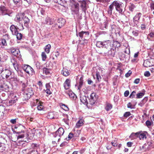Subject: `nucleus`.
I'll list each match as a JSON object with an SVG mask.
<instances>
[{
    "label": "nucleus",
    "instance_id": "nucleus-1",
    "mask_svg": "<svg viewBox=\"0 0 154 154\" xmlns=\"http://www.w3.org/2000/svg\"><path fill=\"white\" fill-rule=\"evenodd\" d=\"M14 20L15 21L17 22L23 20L24 26L26 27H28L30 20L28 17L25 15L24 13H19L18 14L16 15Z\"/></svg>",
    "mask_w": 154,
    "mask_h": 154
},
{
    "label": "nucleus",
    "instance_id": "nucleus-2",
    "mask_svg": "<svg viewBox=\"0 0 154 154\" xmlns=\"http://www.w3.org/2000/svg\"><path fill=\"white\" fill-rule=\"evenodd\" d=\"M14 129L13 131L17 134L19 135L17 137V139L20 138H22L24 137V134H21V133H24L25 132V128L21 125H20L18 126H15L14 127Z\"/></svg>",
    "mask_w": 154,
    "mask_h": 154
},
{
    "label": "nucleus",
    "instance_id": "nucleus-3",
    "mask_svg": "<svg viewBox=\"0 0 154 154\" xmlns=\"http://www.w3.org/2000/svg\"><path fill=\"white\" fill-rule=\"evenodd\" d=\"M113 5H114L116 11L119 13L122 14L125 11L124 5L122 2L118 1H115L113 2Z\"/></svg>",
    "mask_w": 154,
    "mask_h": 154
},
{
    "label": "nucleus",
    "instance_id": "nucleus-4",
    "mask_svg": "<svg viewBox=\"0 0 154 154\" xmlns=\"http://www.w3.org/2000/svg\"><path fill=\"white\" fill-rule=\"evenodd\" d=\"M111 41L109 40L102 42L98 41L96 43V46L98 48L102 47L104 48L110 49L111 47Z\"/></svg>",
    "mask_w": 154,
    "mask_h": 154
},
{
    "label": "nucleus",
    "instance_id": "nucleus-5",
    "mask_svg": "<svg viewBox=\"0 0 154 154\" xmlns=\"http://www.w3.org/2000/svg\"><path fill=\"white\" fill-rule=\"evenodd\" d=\"M12 13L13 11L11 10L7 9L5 6L1 5L0 6V15H8L10 17H12Z\"/></svg>",
    "mask_w": 154,
    "mask_h": 154
},
{
    "label": "nucleus",
    "instance_id": "nucleus-6",
    "mask_svg": "<svg viewBox=\"0 0 154 154\" xmlns=\"http://www.w3.org/2000/svg\"><path fill=\"white\" fill-rule=\"evenodd\" d=\"M22 68L25 72L29 74L32 75L34 73V71L33 68L28 65H23Z\"/></svg>",
    "mask_w": 154,
    "mask_h": 154
},
{
    "label": "nucleus",
    "instance_id": "nucleus-7",
    "mask_svg": "<svg viewBox=\"0 0 154 154\" xmlns=\"http://www.w3.org/2000/svg\"><path fill=\"white\" fill-rule=\"evenodd\" d=\"M57 23L55 24L54 26H53L54 27H55L56 29L60 28L65 24V20L62 18H60L58 19L57 21Z\"/></svg>",
    "mask_w": 154,
    "mask_h": 154
},
{
    "label": "nucleus",
    "instance_id": "nucleus-8",
    "mask_svg": "<svg viewBox=\"0 0 154 154\" xmlns=\"http://www.w3.org/2000/svg\"><path fill=\"white\" fill-rule=\"evenodd\" d=\"M64 132L63 129L62 128H60L53 135L54 137H57L58 141L60 139V137L63 135Z\"/></svg>",
    "mask_w": 154,
    "mask_h": 154
},
{
    "label": "nucleus",
    "instance_id": "nucleus-9",
    "mask_svg": "<svg viewBox=\"0 0 154 154\" xmlns=\"http://www.w3.org/2000/svg\"><path fill=\"white\" fill-rule=\"evenodd\" d=\"M5 139L1 137H0V152H3L5 149Z\"/></svg>",
    "mask_w": 154,
    "mask_h": 154
},
{
    "label": "nucleus",
    "instance_id": "nucleus-10",
    "mask_svg": "<svg viewBox=\"0 0 154 154\" xmlns=\"http://www.w3.org/2000/svg\"><path fill=\"white\" fill-rule=\"evenodd\" d=\"M9 51L13 55L17 57H21L20 51L18 49L12 47L9 49Z\"/></svg>",
    "mask_w": 154,
    "mask_h": 154
},
{
    "label": "nucleus",
    "instance_id": "nucleus-11",
    "mask_svg": "<svg viewBox=\"0 0 154 154\" xmlns=\"http://www.w3.org/2000/svg\"><path fill=\"white\" fill-rule=\"evenodd\" d=\"M16 100H12L9 101V105H7L6 107L4 105H1L2 106H5L6 108V112L4 114V115L6 113L8 112H9L11 111L12 110V109L10 108V106H11L14 103H15Z\"/></svg>",
    "mask_w": 154,
    "mask_h": 154
},
{
    "label": "nucleus",
    "instance_id": "nucleus-12",
    "mask_svg": "<svg viewBox=\"0 0 154 154\" xmlns=\"http://www.w3.org/2000/svg\"><path fill=\"white\" fill-rule=\"evenodd\" d=\"M2 75L4 76H5L6 79L9 78L11 74V72L8 69L4 70L2 69Z\"/></svg>",
    "mask_w": 154,
    "mask_h": 154
},
{
    "label": "nucleus",
    "instance_id": "nucleus-13",
    "mask_svg": "<svg viewBox=\"0 0 154 154\" xmlns=\"http://www.w3.org/2000/svg\"><path fill=\"white\" fill-rule=\"evenodd\" d=\"M71 80L69 79H67L64 82L63 85L64 88L65 90H67L71 86Z\"/></svg>",
    "mask_w": 154,
    "mask_h": 154
},
{
    "label": "nucleus",
    "instance_id": "nucleus-14",
    "mask_svg": "<svg viewBox=\"0 0 154 154\" xmlns=\"http://www.w3.org/2000/svg\"><path fill=\"white\" fill-rule=\"evenodd\" d=\"M9 86L5 83L0 85V91H9Z\"/></svg>",
    "mask_w": 154,
    "mask_h": 154
},
{
    "label": "nucleus",
    "instance_id": "nucleus-15",
    "mask_svg": "<svg viewBox=\"0 0 154 154\" xmlns=\"http://www.w3.org/2000/svg\"><path fill=\"white\" fill-rule=\"evenodd\" d=\"M6 111L5 107L0 105V119L3 118L4 116V114Z\"/></svg>",
    "mask_w": 154,
    "mask_h": 154
},
{
    "label": "nucleus",
    "instance_id": "nucleus-16",
    "mask_svg": "<svg viewBox=\"0 0 154 154\" xmlns=\"http://www.w3.org/2000/svg\"><path fill=\"white\" fill-rule=\"evenodd\" d=\"M10 29L12 32L13 35H14L16 34L17 32H18V28L16 26L12 24L10 27Z\"/></svg>",
    "mask_w": 154,
    "mask_h": 154
},
{
    "label": "nucleus",
    "instance_id": "nucleus-17",
    "mask_svg": "<svg viewBox=\"0 0 154 154\" xmlns=\"http://www.w3.org/2000/svg\"><path fill=\"white\" fill-rule=\"evenodd\" d=\"M88 97H87L82 95L80 97V100L85 105H87L88 104L87 99Z\"/></svg>",
    "mask_w": 154,
    "mask_h": 154
},
{
    "label": "nucleus",
    "instance_id": "nucleus-18",
    "mask_svg": "<svg viewBox=\"0 0 154 154\" xmlns=\"http://www.w3.org/2000/svg\"><path fill=\"white\" fill-rule=\"evenodd\" d=\"M83 78L82 77L80 79L79 83H76L75 85V86H77L78 90L79 91H80L83 85Z\"/></svg>",
    "mask_w": 154,
    "mask_h": 154
},
{
    "label": "nucleus",
    "instance_id": "nucleus-19",
    "mask_svg": "<svg viewBox=\"0 0 154 154\" xmlns=\"http://www.w3.org/2000/svg\"><path fill=\"white\" fill-rule=\"evenodd\" d=\"M105 54L107 55V56H111L112 57H113L115 53V51L112 48H110V49L109 50L108 53L106 52Z\"/></svg>",
    "mask_w": 154,
    "mask_h": 154
},
{
    "label": "nucleus",
    "instance_id": "nucleus-20",
    "mask_svg": "<svg viewBox=\"0 0 154 154\" xmlns=\"http://www.w3.org/2000/svg\"><path fill=\"white\" fill-rule=\"evenodd\" d=\"M102 71L100 68H98L96 72V75L97 80L98 81H100L101 79V77L100 75V72Z\"/></svg>",
    "mask_w": 154,
    "mask_h": 154
},
{
    "label": "nucleus",
    "instance_id": "nucleus-21",
    "mask_svg": "<svg viewBox=\"0 0 154 154\" xmlns=\"http://www.w3.org/2000/svg\"><path fill=\"white\" fill-rule=\"evenodd\" d=\"M72 14L74 15V17H78L79 15V9L71 8Z\"/></svg>",
    "mask_w": 154,
    "mask_h": 154
},
{
    "label": "nucleus",
    "instance_id": "nucleus-22",
    "mask_svg": "<svg viewBox=\"0 0 154 154\" xmlns=\"http://www.w3.org/2000/svg\"><path fill=\"white\" fill-rule=\"evenodd\" d=\"M54 2L60 4L64 7H65L66 2L65 0H54Z\"/></svg>",
    "mask_w": 154,
    "mask_h": 154
},
{
    "label": "nucleus",
    "instance_id": "nucleus-23",
    "mask_svg": "<svg viewBox=\"0 0 154 154\" xmlns=\"http://www.w3.org/2000/svg\"><path fill=\"white\" fill-rule=\"evenodd\" d=\"M26 93H27L31 96L34 94L32 88L31 87L27 88L24 91Z\"/></svg>",
    "mask_w": 154,
    "mask_h": 154
},
{
    "label": "nucleus",
    "instance_id": "nucleus-24",
    "mask_svg": "<svg viewBox=\"0 0 154 154\" xmlns=\"http://www.w3.org/2000/svg\"><path fill=\"white\" fill-rule=\"evenodd\" d=\"M36 102L37 103L38 102H39L38 105V106L37 107V108L38 110L41 111L43 110L44 109V106L42 103H41L40 102H39V101L38 99H36Z\"/></svg>",
    "mask_w": 154,
    "mask_h": 154
},
{
    "label": "nucleus",
    "instance_id": "nucleus-25",
    "mask_svg": "<svg viewBox=\"0 0 154 154\" xmlns=\"http://www.w3.org/2000/svg\"><path fill=\"white\" fill-rule=\"evenodd\" d=\"M20 82V83L21 84V90L23 91H24L26 90V88L27 87V82H23L22 81H21Z\"/></svg>",
    "mask_w": 154,
    "mask_h": 154
},
{
    "label": "nucleus",
    "instance_id": "nucleus-26",
    "mask_svg": "<svg viewBox=\"0 0 154 154\" xmlns=\"http://www.w3.org/2000/svg\"><path fill=\"white\" fill-rule=\"evenodd\" d=\"M47 24L48 25H52L54 22V19L51 18L50 17H47L45 20Z\"/></svg>",
    "mask_w": 154,
    "mask_h": 154
},
{
    "label": "nucleus",
    "instance_id": "nucleus-27",
    "mask_svg": "<svg viewBox=\"0 0 154 154\" xmlns=\"http://www.w3.org/2000/svg\"><path fill=\"white\" fill-rule=\"evenodd\" d=\"M84 121L82 119H80L76 123L75 127L77 128H79L82 126L84 124Z\"/></svg>",
    "mask_w": 154,
    "mask_h": 154
},
{
    "label": "nucleus",
    "instance_id": "nucleus-28",
    "mask_svg": "<svg viewBox=\"0 0 154 154\" xmlns=\"http://www.w3.org/2000/svg\"><path fill=\"white\" fill-rule=\"evenodd\" d=\"M143 65L145 67H148L152 66V64L149 60H146L144 61Z\"/></svg>",
    "mask_w": 154,
    "mask_h": 154
},
{
    "label": "nucleus",
    "instance_id": "nucleus-29",
    "mask_svg": "<svg viewBox=\"0 0 154 154\" xmlns=\"http://www.w3.org/2000/svg\"><path fill=\"white\" fill-rule=\"evenodd\" d=\"M62 73L65 76H67L70 74L69 70L66 68H63L62 71Z\"/></svg>",
    "mask_w": 154,
    "mask_h": 154
},
{
    "label": "nucleus",
    "instance_id": "nucleus-30",
    "mask_svg": "<svg viewBox=\"0 0 154 154\" xmlns=\"http://www.w3.org/2000/svg\"><path fill=\"white\" fill-rule=\"evenodd\" d=\"M141 15V14L140 13H138L136 14L133 18L134 21V23L135 22H138L140 19Z\"/></svg>",
    "mask_w": 154,
    "mask_h": 154
},
{
    "label": "nucleus",
    "instance_id": "nucleus-31",
    "mask_svg": "<svg viewBox=\"0 0 154 154\" xmlns=\"http://www.w3.org/2000/svg\"><path fill=\"white\" fill-rule=\"evenodd\" d=\"M149 149L146 144L145 143L142 147H140V150L146 151Z\"/></svg>",
    "mask_w": 154,
    "mask_h": 154
},
{
    "label": "nucleus",
    "instance_id": "nucleus-32",
    "mask_svg": "<svg viewBox=\"0 0 154 154\" xmlns=\"http://www.w3.org/2000/svg\"><path fill=\"white\" fill-rule=\"evenodd\" d=\"M79 36L81 39H82L84 37V34H85L86 35H88L89 34V33L88 32L85 31H82L79 33Z\"/></svg>",
    "mask_w": 154,
    "mask_h": 154
},
{
    "label": "nucleus",
    "instance_id": "nucleus-33",
    "mask_svg": "<svg viewBox=\"0 0 154 154\" xmlns=\"http://www.w3.org/2000/svg\"><path fill=\"white\" fill-rule=\"evenodd\" d=\"M139 134V132H138L136 133H132L129 136V137L131 139H135L138 137Z\"/></svg>",
    "mask_w": 154,
    "mask_h": 154
},
{
    "label": "nucleus",
    "instance_id": "nucleus-34",
    "mask_svg": "<svg viewBox=\"0 0 154 154\" xmlns=\"http://www.w3.org/2000/svg\"><path fill=\"white\" fill-rule=\"evenodd\" d=\"M98 98V96L95 93H92L91 95L90 98L93 99V100L96 101Z\"/></svg>",
    "mask_w": 154,
    "mask_h": 154
},
{
    "label": "nucleus",
    "instance_id": "nucleus-35",
    "mask_svg": "<svg viewBox=\"0 0 154 154\" xmlns=\"http://www.w3.org/2000/svg\"><path fill=\"white\" fill-rule=\"evenodd\" d=\"M112 107V104L109 103H107L106 105L105 109L106 111H108L110 110Z\"/></svg>",
    "mask_w": 154,
    "mask_h": 154
},
{
    "label": "nucleus",
    "instance_id": "nucleus-36",
    "mask_svg": "<svg viewBox=\"0 0 154 154\" xmlns=\"http://www.w3.org/2000/svg\"><path fill=\"white\" fill-rule=\"evenodd\" d=\"M23 99L26 100L29 99L31 97V96L28 94L27 93H26L25 91L23 93Z\"/></svg>",
    "mask_w": 154,
    "mask_h": 154
},
{
    "label": "nucleus",
    "instance_id": "nucleus-37",
    "mask_svg": "<svg viewBox=\"0 0 154 154\" xmlns=\"http://www.w3.org/2000/svg\"><path fill=\"white\" fill-rule=\"evenodd\" d=\"M51 48V45L50 44L46 45L45 47V50L47 53L48 54L50 52V50Z\"/></svg>",
    "mask_w": 154,
    "mask_h": 154
},
{
    "label": "nucleus",
    "instance_id": "nucleus-38",
    "mask_svg": "<svg viewBox=\"0 0 154 154\" xmlns=\"http://www.w3.org/2000/svg\"><path fill=\"white\" fill-rule=\"evenodd\" d=\"M13 65L15 69L18 72H21L20 69L19 68V65L17 63Z\"/></svg>",
    "mask_w": 154,
    "mask_h": 154
},
{
    "label": "nucleus",
    "instance_id": "nucleus-39",
    "mask_svg": "<svg viewBox=\"0 0 154 154\" xmlns=\"http://www.w3.org/2000/svg\"><path fill=\"white\" fill-rule=\"evenodd\" d=\"M71 8L79 9V4L78 2H75L72 6Z\"/></svg>",
    "mask_w": 154,
    "mask_h": 154
},
{
    "label": "nucleus",
    "instance_id": "nucleus-40",
    "mask_svg": "<svg viewBox=\"0 0 154 154\" xmlns=\"http://www.w3.org/2000/svg\"><path fill=\"white\" fill-rule=\"evenodd\" d=\"M81 6L82 8L85 10L86 9L87 3L85 0H83L81 2Z\"/></svg>",
    "mask_w": 154,
    "mask_h": 154
},
{
    "label": "nucleus",
    "instance_id": "nucleus-41",
    "mask_svg": "<svg viewBox=\"0 0 154 154\" xmlns=\"http://www.w3.org/2000/svg\"><path fill=\"white\" fill-rule=\"evenodd\" d=\"M138 137L140 140L142 139L143 140L144 138L146 139V135L144 133L139 134Z\"/></svg>",
    "mask_w": 154,
    "mask_h": 154
},
{
    "label": "nucleus",
    "instance_id": "nucleus-42",
    "mask_svg": "<svg viewBox=\"0 0 154 154\" xmlns=\"http://www.w3.org/2000/svg\"><path fill=\"white\" fill-rule=\"evenodd\" d=\"M43 73H45L46 75H48L50 73V70L49 69L44 67L43 69Z\"/></svg>",
    "mask_w": 154,
    "mask_h": 154
},
{
    "label": "nucleus",
    "instance_id": "nucleus-43",
    "mask_svg": "<svg viewBox=\"0 0 154 154\" xmlns=\"http://www.w3.org/2000/svg\"><path fill=\"white\" fill-rule=\"evenodd\" d=\"M27 154H40L38 150H33L30 151Z\"/></svg>",
    "mask_w": 154,
    "mask_h": 154
},
{
    "label": "nucleus",
    "instance_id": "nucleus-44",
    "mask_svg": "<svg viewBox=\"0 0 154 154\" xmlns=\"http://www.w3.org/2000/svg\"><path fill=\"white\" fill-rule=\"evenodd\" d=\"M14 35H16L17 38V39L20 40L22 38L23 35L22 34L20 33H18V32H17V33Z\"/></svg>",
    "mask_w": 154,
    "mask_h": 154
},
{
    "label": "nucleus",
    "instance_id": "nucleus-45",
    "mask_svg": "<svg viewBox=\"0 0 154 154\" xmlns=\"http://www.w3.org/2000/svg\"><path fill=\"white\" fill-rule=\"evenodd\" d=\"M41 56L42 60L43 61H45L47 58V55L44 52H42L41 54Z\"/></svg>",
    "mask_w": 154,
    "mask_h": 154
},
{
    "label": "nucleus",
    "instance_id": "nucleus-46",
    "mask_svg": "<svg viewBox=\"0 0 154 154\" xmlns=\"http://www.w3.org/2000/svg\"><path fill=\"white\" fill-rule=\"evenodd\" d=\"M144 94L143 92H140L137 94L136 95L137 98H142L144 95Z\"/></svg>",
    "mask_w": 154,
    "mask_h": 154
},
{
    "label": "nucleus",
    "instance_id": "nucleus-47",
    "mask_svg": "<svg viewBox=\"0 0 154 154\" xmlns=\"http://www.w3.org/2000/svg\"><path fill=\"white\" fill-rule=\"evenodd\" d=\"M32 147L34 148V150H37L39 147V146L37 144L32 143L31 145Z\"/></svg>",
    "mask_w": 154,
    "mask_h": 154
},
{
    "label": "nucleus",
    "instance_id": "nucleus-48",
    "mask_svg": "<svg viewBox=\"0 0 154 154\" xmlns=\"http://www.w3.org/2000/svg\"><path fill=\"white\" fill-rule=\"evenodd\" d=\"M35 134L39 138L40 137L41 133L40 131L38 130H36L35 131Z\"/></svg>",
    "mask_w": 154,
    "mask_h": 154
},
{
    "label": "nucleus",
    "instance_id": "nucleus-49",
    "mask_svg": "<svg viewBox=\"0 0 154 154\" xmlns=\"http://www.w3.org/2000/svg\"><path fill=\"white\" fill-rule=\"evenodd\" d=\"M109 49H106V48H103L102 50V52L101 53L102 54H103L105 56H107V55L105 54L106 52H107V53H108L109 50Z\"/></svg>",
    "mask_w": 154,
    "mask_h": 154
},
{
    "label": "nucleus",
    "instance_id": "nucleus-50",
    "mask_svg": "<svg viewBox=\"0 0 154 154\" xmlns=\"http://www.w3.org/2000/svg\"><path fill=\"white\" fill-rule=\"evenodd\" d=\"M61 108L66 111L69 110V109L67 106L64 104H62L61 105Z\"/></svg>",
    "mask_w": 154,
    "mask_h": 154
},
{
    "label": "nucleus",
    "instance_id": "nucleus-51",
    "mask_svg": "<svg viewBox=\"0 0 154 154\" xmlns=\"http://www.w3.org/2000/svg\"><path fill=\"white\" fill-rule=\"evenodd\" d=\"M89 100V103L91 105H94L96 101L90 98Z\"/></svg>",
    "mask_w": 154,
    "mask_h": 154
},
{
    "label": "nucleus",
    "instance_id": "nucleus-52",
    "mask_svg": "<svg viewBox=\"0 0 154 154\" xmlns=\"http://www.w3.org/2000/svg\"><path fill=\"white\" fill-rule=\"evenodd\" d=\"M18 29H19L20 30H23L24 29L22 23H19V27H17Z\"/></svg>",
    "mask_w": 154,
    "mask_h": 154
},
{
    "label": "nucleus",
    "instance_id": "nucleus-53",
    "mask_svg": "<svg viewBox=\"0 0 154 154\" xmlns=\"http://www.w3.org/2000/svg\"><path fill=\"white\" fill-rule=\"evenodd\" d=\"M35 65L37 68L38 69H40L42 66V65L38 62H37Z\"/></svg>",
    "mask_w": 154,
    "mask_h": 154
},
{
    "label": "nucleus",
    "instance_id": "nucleus-54",
    "mask_svg": "<svg viewBox=\"0 0 154 154\" xmlns=\"http://www.w3.org/2000/svg\"><path fill=\"white\" fill-rule=\"evenodd\" d=\"M48 117L50 119H53L54 118L53 116V113L52 112H50L48 114Z\"/></svg>",
    "mask_w": 154,
    "mask_h": 154
},
{
    "label": "nucleus",
    "instance_id": "nucleus-55",
    "mask_svg": "<svg viewBox=\"0 0 154 154\" xmlns=\"http://www.w3.org/2000/svg\"><path fill=\"white\" fill-rule=\"evenodd\" d=\"M135 7V6L133 4H131L129 7V10L130 11H133L134 8Z\"/></svg>",
    "mask_w": 154,
    "mask_h": 154
},
{
    "label": "nucleus",
    "instance_id": "nucleus-56",
    "mask_svg": "<svg viewBox=\"0 0 154 154\" xmlns=\"http://www.w3.org/2000/svg\"><path fill=\"white\" fill-rule=\"evenodd\" d=\"M136 94V91H133L129 97L131 98H133L134 97L135 94Z\"/></svg>",
    "mask_w": 154,
    "mask_h": 154
},
{
    "label": "nucleus",
    "instance_id": "nucleus-57",
    "mask_svg": "<svg viewBox=\"0 0 154 154\" xmlns=\"http://www.w3.org/2000/svg\"><path fill=\"white\" fill-rule=\"evenodd\" d=\"M73 136V134L71 133H70L68 136V137L67 138H66V140L68 141V140H69L70 139H71V138H72V137Z\"/></svg>",
    "mask_w": 154,
    "mask_h": 154
},
{
    "label": "nucleus",
    "instance_id": "nucleus-58",
    "mask_svg": "<svg viewBox=\"0 0 154 154\" xmlns=\"http://www.w3.org/2000/svg\"><path fill=\"white\" fill-rule=\"evenodd\" d=\"M146 124L148 127H150L152 124L151 122L149 120H147L146 122Z\"/></svg>",
    "mask_w": 154,
    "mask_h": 154
},
{
    "label": "nucleus",
    "instance_id": "nucleus-59",
    "mask_svg": "<svg viewBox=\"0 0 154 154\" xmlns=\"http://www.w3.org/2000/svg\"><path fill=\"white\" fill-rule=\"evenodd\" d=\"M108 23L107 21L104 22L103 24V27H104L105 28L107 29L108 27Z\"/></svg>",
    "mask_w": 154,
    "mask_h": 154
},
{
    "label": "nucleus",
    "instance_id": "nucleus-60",
    "mask_svg": "<svg viewBox=\"0 0 154 154\" xmlns=\"http://www.w3.org/2000/svg\"><path fill=\"white\" fill-rule=\"evenodd\" d=\"M150 7L151 10H154V2L152 1L150 4Z\"/></svg>",
    "mask_w": 154,
    "mask_h": 154
},
{
    "label": "nucleus",
    "instance_id": "nucleus-61",
    "mask_svg": "<svg viewBox=\"0 0 154 154\" xmlns=\"http://www.w3.org/2000/svg\"><path fill=\"white\" fill-rule=\"evenodd\" d=\"M2 43L3 46H6L7 45L6 41L5 39H2Z\"/></svg>",
    "mask_w": 154,
    "mask_h": 154
},
{
    "label": "nucleus",
    "instance_id": "nucleus-62",
    "mask_svg": "<svg viewBox=\"0 0 154 154\" xmlns=\"http://www.w3.org/2000/svg\"><path fill=\"white\" fill-rule=\"evenodd\" d=\"M114 45H116V47L118 48L120 46V43L117 41H115L114 42Z\"/></svg>",
    "mask_w": 154,
    "mask_h": 154
},
{
    "label": "nucleus",
    "instance_id": "nucleus-63",
    "mask_svg": "<svg viewBox=\"0 0 154 154\" xmlns=\"http://www.w3.org/2000/svg\"><path fill=\"white\" fill-rule=\"evenodd\" d=\"M131 115V113L130 112H128L125 113L124 115V116L125 117H127Z\"/></svg>",
    "mask_w": 154,
    "mask_h": 154
},
{
    "label": "nucleus",
    "instance_id": "nucleus-64",
    "mask_svg": "<svg viewBox=\"0 0 154 154\" xmlns=\"http://www.w3.org/2000/svg\"><path fill=\"white\" fill-rule=\"evenodd\" d=\"M11 62L12 63L13 65H14V64H15V63H17L16 60L14 58H12L11 59Z\"/></svg>",
    "mask_w": 154,
    "mask_h": 154
}]
</instances>
